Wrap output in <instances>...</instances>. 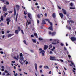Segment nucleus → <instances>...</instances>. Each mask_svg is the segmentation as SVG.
Wrapping results in <instances>:
<instances>
[{
    "label": "nucleus",
    "instance_id": "nucleus-10",
    "mask_svg": "<svg viewBox=\"0 0 76 76\" xmlns=\"http://www.w3.org/2000/svg\"><path fill=\"white\" fill-rule=\"evenodd\" d=\"M19 58L20 60L21 61H23L24 60V58L23 56H20Z\"/></svg>",
    "mask_w": 76,
    "mask_h": 76
},
{
    "label": "nucleus",
    "instance_id": "nucleus-46",
    "mask_svg": "<svg viewBox=\"0 0 76 76\" xmlns=\"http://www.w3.org/2000/svg\"><path fill=\"white\" fill-rule=\"evenodd\" d=\"M60 45H61V46H63V45H64L62 43H61Z\"/></svg>",
    "mask_w": 76,
    "mask_h": 76
},
{
    "label": "nucleus",
    "instance_id": "nucleus-64",
    "mask_svg": "<svg viewBox=\"0 0 76 76\" xmlns=\"http://www.w3.org/2000/svg\"><path fill=\"white\" fill-rule=\"evenodd\" d=\"M73 69L74 70H76V68H73Z\"/></svg>",
    "mask_w": 76,
    "mask_h": 76
},
{
    "label": "nucleus",
    "instance_id": "nucleus-62",
    "mask_svg": "<svg viewBox=\"0 0 76 76\" xmlns=\"http://www.w3.org/2000/svg\"><path fill=\"white\" fill-rule=\"evenodd\" d=\"M4 69H1V71H2V72H3V71H4Z\"/></svg>",
    "mask_w": 76,
    "mask_h": 76
},
{
    "label": "nucleus",
    "instance_id": "nucleus-61",
    "mask_svg": "<svg viewBox=\"0 0 76 76\" xmlns=\"http://www.w3.org/2000/svg\"><path fill=\"white\" fill-rule=\"evenodd\" d=\"M0 53H1V54H3V51H1L0 52Z\"/></svg>",
    "mask_w": 76,
    "mask_h": 76
},
{
    "label": "nucleus",
    "instance_id": "nucleus-12",
    "mask_svg": "<svg viewBox=\"0 0 76 76\" xmlns=\"http://www.w3.org/2000/svg\"><path fill=\"white\" fill-rule=\"evenodd\" d=\"M49 29L51 30V31H53V27L52 26H50L48 28Z\"/></svg>",
    "mask_w": 76,
    "mask_h": 76
},
{
    "label": "nucleus",
    "instance_id": "nucleus-41",
    "mask_svg": "<svg viewBox=\"0 0 76 76\" xmlns=\"http://www.w3.org/2000/svg\"><path fill=\"white\" fill-rule=\"evenodd\" d=\"M67 22H68V23H69V24H70V22H70V21H69V20H68Z\"/></svg>",
    "mask_w": 76,
    "mask_h": 76
},
{
    "label": "nucleus",
    "instance_id": "nucleus-34",
    "mask_svg": "<svg viewBox=\"0 0 76 76\" xmlns=\"http://www.w3.org/2000/svg\"><path fill=\"white\" fill-rule=\"evenodd\" d=\"M27 22L28 25H30L31 24V22H29L28 20H27Z\"/></svg>",
    "mask_w": 76,
    "mask_h": 76
},
{
    "label": "nucleus",
    "instance_id": "nucleus-27",
    "mask_svg": "<svg viewBox=\"0 0 76 76\" xmlns=\"http://www.w3.org/2000/svg\"><path fill=\"white\" fill-rule=\"evenodd\" d=\"M1 20L2 21H3V16H1Z\"/></svg>",
    "mask_w": 76,
    "mask_h": 76
},
{
    "label": "nucleus",
    "instance_id": "nucleus-43",
    "mask_svg": "<svg viewBox=\"0 0 76 76\" xmlns=\"http://www.w3.org/2000/svg\"><path fill=\"white\" fill-rule=\"evenodd\" d=\"M8 12L9 13H13V12L12 11L9 12Z\"/></svg>",
    "mask_w": 76,
    "mask_h": 76
},
{
    "label": "nucleus",
    "instance_id": "nucleus-11",
    "mask_svg": "<svg viewBox=\"0 0 76 76\" xmlns=\"http://www.w3.org/2000/svg\"><path fill=\"white\" fill-rule=\"evenodd\" d=\"M52 17L54 19H56V14L55 13L52 14Z\"/></svg>",
    "mask_w": 76,
    "mask_h": 76
},
{
    "label": "nucleus",
    "instance_id": "nucleus-56",
    "mask_svg": "<svg viewBox=\"0 0 76 76\" xmlns=\"http://www.w3.org/2000/svg\"><path fill=\"white\" fill-rule=\"evenodd\" d=\"M64 68L65 70H67V69H66V68L64 66Z\"/></svg>",
    "mask_w": 76,
    "mask_h": 76
},
{
    "label": "nucleus",
    "instance_id": "nucleus-9",
    "mask_svg": "<svg viewBox=\"0 0 76 76\" xmlns=\"http://www.w3.org/2000/svg\"><path fill=\"white\" fill-rule=\"evenodd\" d=\"M28 16L30 18V19H32V15H31V14L30 13H28Z\"/></svg>",
    "mask_w": 76,
    "mask_h": 76
},
{
    "label": "nucleus",
    "instance_id": "nucleus-22",
    "mask_svg": "<svg viewBox=\"0 0 76 76\" xmlns=\"http://www.w3.org/2000/svg\"><path fill=\"white\" fill-rule=\"evenodd\" d=\"M12 35H13V34H8L7 36L8 38H9V37H11V36H12Z\"/></svg>",
    "mask_w": 76,
    "mask_h": 76
},
{
    "label": "nucleus",
    "instance_id": "nucleus-25",
    "mask_svg": "<svg viewBox=\"0 0 76 76\" xmlns=\"http://www.w3.org/2000/svg\"><path fill=\"white\" fill-rule=\"evenodd\" d=\"M48 23H50V25H51V26H53V23H52V22H50V21L48 22Z\"/></svg>",
    "mask_w": 76,
    "mask_h": 76
},
{
    "label": "nucleus",
    "instance_id": "nucleus-32",
    "mask_svg": "<svg viewBox=\"0 0 76 76\" xmlns=\"http://www.w3.org/2000/svg\"><path fill=\"white\" fill-rule=\"evenodd\" d=\"M19 62L21 63L22 64V65H23V62H22V61H19Z\"/></svg>",
    "mask_w": 76,
    "mask_h": 76
},
{
    "label": "nucleus",
    "instance_id": "nucleus-17",
    "mask_svg": "<svg viewBox=\"0 0 76 76\" xmlns=\"http://www.w3.org/2000/svg\"><path fill=\"white\" fill-rule=\"evenodd\" d=\"M15 33L16 34H18L19 33V31H18V30H16L15 31Z\"/></svg>",
    "mask_w": 76,
    "mask_h": 76
},
{
    "label": "nucleus",
    "instance_id": "nucleus-45",
    "mask_svg": "<svg viewBox=\"0 0 76 76\" xmlns=\"http://www.w3.org/2000/svg\"><path fill=\"white\" fill-rule=\"evenodd\" d=\"M60 61H61V62H63V60L62 59H60Z\"/></svg>",
    "mask_w": 76,
    "mask_h": 76
},
{
    "label": "nucleus",
    "instance_id": "nucleus-19",
    "mask_svg": "<svg viewBox=\"0 0 76 76\" xmlns=\"http://www.w3.org/2000/svg\"><path fill=\"white\" fill-rule=\"evenodd\" d=\"M18 14L17 13L16 16L15 18V22H17V19H18Z\"/></svg>",
    "mask_w": 76,
    "mask_h": 76
},
{
    "label": "nucleus",
    "instance_id": "nucleus-44",
    "mask_svg": "<svg viewBox=\"0 0 76 76\" xmlns=\"http://www.w3.org/2000/svg\"><path fill=\"white\" fill-rule=\"evenodd\" d=\"M10 75V73H8L7 74V75H6V76H9V75Z\"/></svg>",
    "mask_w": 76,
    "mask_h": 76
},
{
    "label": "nucleus",
    "instance_id": "nucleus-24",
    "mask_svg": "<svg viewBox=\"0 0 76 76\" xmlns=\"http://www.w3.org/2000/svg\"><path fill=\"white\" fill-rule=\"evenodd\" d=\"M44 68H45V69H49V67H48V66H44Z\"/></svg>",
    "mask_w": 76,
    "mask_h": 76
},
{
    "label": "nucleus",
    "instance_id": "nucleus-5",
    "mask_svg": "<svg viewBox=\"0 0 76 76\" xmlns=\"http://www.w3.org/2000/svg\"><path fill=\"white\" fill-rule=\"evenodd\" d=\"M6 20V21H8L7 22V25H9L10 24V22L11 21V20L9 18H7Z\"/></svg>",
    "mask_w": 76,
    "mask_h": 76
},
{
    "label": "nucleus",
    "instance_id": "nucleus-20",
    "mask_svg": "<svg viewBox=\"0 0 76 76\" xmlns=\"http://www.w3.org/2000/svg\"><path fill=\"white\" fill-rule=\"evenodd\" d=\"M34 36H35V37H36L37 38H38V36L37 35V33H34Z\"/></svg>",
    "mask_w": 76,
    "mask_h": 76
},
{
    "label": "nucleus",
    "instance_id": "nucleus-38",
    "mask_svg": "<svg viewBox=\"0 0 76 76\" xmlns=\"http://www.w3.org/2000/svg\"><path fill=\"white\" fill-rule=\"evenodd\" d=\"M24 15H26V14H27V13H26V12L25 11H24Z\"/></svg>",
    "mask_w": 76,
    "mask_h": 76
},
{
    "label": "nucleus",
    "instance_id": "nucleus-30",
    "mask_svg": "<svg viewBox=\"0 0 76 76\" xmlns=\"http://www.w3.org/2000/svg\"><path fill=\"white\" fill-rule=\"evenodd\" d=\"M22 56H23L22 53H20V57H22Z\"/></svg>",
    "mask_w": 76,
    "mask_h": 76
},
{
    "label": "nucleus",
    "instance_id": "nucleus-2",
    "mask_svg": "<svg viewBox=\"0 0 76 76\" xmlns=\"http://www.w3.org/2000/svg\"><path fill=\"white\" fill-rule=\"evenodd\" d=\"M50 60H56V57L54 56H50Z\"/></svg>",
    "mask_w": 76,
    "mask_h": 76
},
{
    "label": "nucleus",
    "instance_id": "nucleus-8",
    "mask_svg": "<svg viewBox=\"0 0 76 76\" xmlns=\"http://www.w3.org/2000/svg\"><path fill=\"white\" fill-rule=\"evenodd\" d=\"M44 53H45L44 50H42L40 52V54H42V56H44Z\"/></svg>",
    "mask_w": 76,
    "mask_h": 76
},
{
    "label": "nucleus",
    "instance_id": "nucleus-51",
    "mask_svg": "<svg viewBox=\"0 0 76 76\" xmlns=\"http://www.w3.org/2000/svg\"><path fill=\"white\" fill-rule=\"evenodd\" d=\"M68 57H69V58H70V57H71V56H70V55H68Z\"/></svg>",
    "mask_w": 76,
    "mask_h": 76
},
{
    "label": "nucleus",
    "instance_id": "nucleus-48",
    "mask_svg": "<svg viewBox=\"0 0 76 76\" xmlns=\"http://www.w3.org/2000/svg\"><path fill=\"white\" fill-rule=\"evenodd\" d=\"M70 9H75V8H73V7H70Z\"/></svg>",
    "mask_w": 76,
    "mask_h": 76
},
{
    "label": "nucleus",
    "instance_id": "nucleus-40",
    "mask_svg": "<svg viewBox=\"0 0 76 76\" xmlns=\"http://www.w3.org/2000/svg\"><path fill=\"white\" fill-rule=\"evenodd\" d=\"M68 29H69V30H71V27L70 26V27H68Z\"/></svg>",
    "mask_w": 76,
    "mask_h": 76
},
{
    "label": "nucleus",
    "instance_id": "nucleus-52",
    "mask_svg": "<svg viewBox=\"0 0 76 76\" xmlns=\"http://www.w3.org/2000/svg\"><path fill=\"white\" fill-rule=\"evenodd\" d=\"M18 70L19 71V72H21V71H22V69H19Z\"/></svg>",
    "mask_w": 76,
    "mask_h": 76
},
{
    "label": "nucleus",
    "instance_id": "nucleus-37",
    "mask_svg": "<svg viewBox=\"0 0 76 76\" xmlns=\"http://www.w3.org/2000/svg\"><path fill=\"white\" fill-rule=\"evenodd\" d=\"M37 17L38 18H40V15L39 14H38L37 15Z\"/></svg>",
    "mask_w": 76,
    "mask_h": 76
},
{
    "label": "nucleus",
    "instance_id": "nucleus-60",
    "mask_svg": "<svg viewBox=\"0 0 76 76\" xmlns=\"http://www.w3.org/2000/svg\"><path fill=\"white\" fill-rule=\"evenodd\" d=\"M28 62L27 61H26V65H27V64H28Z\"/></svg>",
    "mask_w": 76,
    "mask_h": 76
},
{
    "label": "nucleus",
    "instance_id": "nucleus-3",
    "mask_svg": "<svg viewBox=\"0 0 76 76\" xmlns=\"http://www.w3.org/2000/svg\"><path fill=\"white\" fill-rule=\"evenodd\" d=\"M71 39L72 41H76V38L75 37H71Z\"/></svg>",
    "mask_w": 76,
    "mask_h": 76
},
{
    "label": "nucleus",
    "instance_id": "nucleus-36",
    "mask_svg": "<svg viewBox=\"0 0 76 76\" xmlns=\"http://www.w3.org/2000/svg\"><path fill=\"white\" fill-rule=\"evenodd\" d=\"M18 29L19 30V31H20V30H21V28H20V27H18Z\"/></svg>",
    "mask_w": 76,
    "mask_h": 76
},
{
    "label": "nucleus",
    "instance_id": "nucleus-47",
    "mask_svg": "<svg viewBox=\"0 0 76 76\" xmlns=\"http://www.w3.org/2000/svg\"><path fill=\"white\" fill-rule=\"evenodd\" d=\"M4 72L6 73H8V71H7L6 70H5Z\"/></svg>",
    "mask_w": 76,
    "mask_h": 76
},
{
    "label": "nucleus",
    "instance_id": "nucleus-15",
    "mask_svg": "<svg viewBox=\"0 0 76 76\" xmlns=\"http://www.w3.org/2000/svg\"><path fill=\"white\" fill-rule=\"evenodd\" d=\"M16 7L17 8V10H19V6L18 5L16 6Z\"/></svg>",
    "mask_w": 76,
    "mask_h": 76
},
{
    "label": "nucleus",
    "instance_id": "nucleus-55",
    "mask_svg": "<svg viewBox=\"0 0 76 76\" xmlns=\"http://www.w3.org/2000/svg\"><path fill=\"white\" fill-rule=\"evenodd\" d=\"M17 75H18V74L16 73L15 74H14V76H17Z\"/></svg>",
    "mask_w": 76,
    "mask_h": 76
},
{
    "label": "nucleus",
    "instance_id": "nucleus-21",
    "mask_svg": "<svg viewBox=\"0 0 76 76\" xmlns=\"http://www.w3.org/2000/svg\"><path fill=\"white\" fill-rule=\"evenodd\" d=\"M47 45H44V50H46L47 49Z\"/></svg>",
    "mask_w": 76,
    "mask_h": 76
},
{
    "label": "nucleus",
    "instance_id": "nucleus-6",
    "mask_svg": "<svg viewBox=\"0 0 76 76\" xmlns=\"http://www.w3.org/2000/svg\"><path fill=\"white\" fill-rule=\"evenodd\" d=\"M62 10L63 13L64 15H66V10H65L64 9H62Z\"/></svg>",
    "mask_w": 76,
    "mask_h": 76
},
{
    "label": "nucleus",
    "instance_id": "nucleus-29",
    "mask_svg": "<svg viewBox=\"0 0 76 76\" xmlns=\"http://www.w3.org/2000/svg\"><path fill=\"white\" fill-rule=\"evenodd\" d=\"M32 41L34 43H36V39H32Z\"/></svg>",
    "mask_w": 76,
    "mask_h": 76
},
{
    "label": "nucleus",
    "instance_id": "nucleus-39",
    "mask_svg": "<svg viewBox=\"0 0 76 76\" xmlns=\"http://www.w3.org/2000/svg\"><path fill=\"white\" fill-rule=\"evenodd\" d=\"M70 22H71V23H75L74 22V21H72V20H70Z\"/></svg>",
    "mask_w": 76,
    "mask_h": 76
},
{
    "label": "nucleus",
    "instance_id": "nucleus-57",
    "mask_svg": "<svg viewBox=\"0 0 76 76\" xmlns=\"http://www.w3.org/2000/svg\"><path fill=\"white\" fill-rule=\"evenodd\" d=\"M19 55H17V58H19Z\"/></svg>",
    "mask_w": 76,
    "mask_h": 76
},
{
    "label": "nucleus",
    "instance_id": "nucleus-28",
    "mask_svg": "<svg viewBox=\"0 0 76 76\" xmlns=\"http://www.w3.org/2000/svg\"><path fill=\"white\" fill-rule=\"evenodd\" d=\"M45 20H46V21H48V22L50 21V20L48 19H45Z\"/></svg>",
    "mask_w": 76,
    "mask_h": 76
},
{
    "label": "nucleus",
    "instance_id": "nucleus-50",
    "mask_svg": "<svg viewBox=\"0 0 76 76\" xmlns=\"http://www.w3.org/2000/svg\"><path fill=\"white\" fill-rule=\"evenodd\" d=\"M6 4H7L8 5L9 4V3L7 2Z\"/></svg>",
    "mask_w": 76,
    "mask_h": 76
},
{
    "label": "nucleus",
    "instance_id": "nucleus-31",
    "mask_svg": "<svg viewBox=\"0 0 76 76\" xmlns=\"http://www.w3.org/2000/svg\"><path fill=\"white\" fill-rule=\"evenodd\" d=\"M21 33L23 35V34H24V33L23 32V30H21Z\"/></svg>",
    "mask_w": 76,
    "mask_h": 76
},
{
    "label": "nucleus",
    "instance_id": "nucleus-26",
    "mask_svg": "<svg viewBox=\"0 0 76 76\" xmlns=\"http://www.w3.org/2000/svg\"><path fill=\"white\" fill-rule=\"evenodd\" d=\"M56 49V48L55 47H53L52 49H51V51H54V50H55Z\"/></svg>",
    "mask_w": 76,
    "mask_h": 76
},
{
    "label": "nucleus",
    "instance_id": "nucleus-53",
    "mask_svg": "<svg viewBox=\"0 0 76 76\" xmlns=\"http://www.w3.org/2000/svg\"><path fill=\"white\" fill-rule=\"evenodd\" d=\"M37 23L38 24H39V20H37Z\"/></svg>",
    "mask_w": 76,
    "mask_h": 76
},
{
    "label": "nucleus",
    "instance_id": "nucleus-63",
    "mask_svg": "<svg viewBox=\"0 0 76 76\" xmlns=\"http://www.w3.org/2000/svg\"><path fill=\"white\" fill-rule=\"evenodd\" d=\"M52 53H53V52H52V51H50V54H52Z\"/></svg>",
    "mask_w": 76,
    "mask_h": 76
},
{
    "label": "nucleus",
    "instance_id": "nucleus-23",
    "mask_svg": "<svg viewBox=\"0 0 76 76\" xmlns=\"http://www.w3.org/2000/svg\"><path fill=\"white\" fill-rule=\"evenodd\" d=\"M38 39H39V41H41L42 40H43V39H42L41 37H40V38L39 37L38 38Z\"/></svg>",
    "mask_w": 76,
    "mask_h": 76
},
{
    "label": "nucleus",
    "instance_id": "nucleus-35",
    "mask_svg": "<svg viewBox=\"0 0 76 76\" xmlns=\"http://www.w3.org/2000/svg\"><path fill=\"white\" fill-rule=\"evenodd\" d=\"M14 59H15V60H18V59L16 58V57L15 56L14 57Z\"/></svg>",
    "mask_w": 76,
    "mask_h": 76
},
{
    "label": "nucleus",
    "instance_id": "nucleus-16",
    "mask_svg": "<svg viewBox=\"0 0 76 76\" xmlns=\"http://www.w3.org/2000/svg\"><path fill=\"white\" fill-rule=\"evenodd\" d=\"M42 24H43V25L46 24V23L45 22V21L44 20L42 21Z\"/></svg>",
    "mask_w": 76,
    "mask_h": 76
},
{
    "label": "nucleus",
    "instance_id": "nucleus-4",
    "mask_svg": "<svg viewBox=\"0 0 76 76\" xmlns=\"http://www.w3.org/2000/svg\"><path fill=\"white\" fill-rule=\"evenodd\" d=\"M3 9V12H6L7 11V8H6V5H4L3 7L2 8Z\"/></svg>",
    "mask_w": 76,
    "mask_h": 76
},
{
    "label": "nucleus",
    "instance_id": "nucleus-7",
    "mask_svg": "<svg viewBox=\"0 0 76 76\" xmlns=\"http://www.w3.org/2000/svg\"><path fill=\"white\" fill-rule=\"evenodd\" d=\"M34 66L35 70L37 72H38V70H37V64L35 63L34 64Z\"/></svg>",
    "mask_w": 76,
    "mask_h": 76
},
{
    "label": "nucleus",
    "instance_id": "nucleus-1",
    "mask_svg": "<svg viewBox=\"0 0 76 76\" xmlns=\"http://www.w3.org/2000/svg\"><path fill=\"white\" fill-rule=\"evenodd\" d=\"M56 32H53L51 33V31H49V35H51L52 36H54L55 35H56Z\"/></svg>",
    "mask_w": 76,
    "mask_h": 76
},
{
    "label": "nucleus",
    "instance_id": "nucleus-49",
    "mask_svg": "<svg viewBox=\"0 0 76 76\" xmlns=\"http://www.w3.org/2000/svg\"><path fill=\"white\" fill-rule=\"evenodd\" d=\"M58 9H61V8L60 7H59V6L58 5Z\"/></svg>",
    "mask_w": 76,
    "mask_h": 76
},
{
    "label": "nucleus",
    "instance_id": "nucleus-13",
    "mask_svg": "<svg viewBox=\"0 0 76 76\" xmlns=\"http://www.w3.org/2000/svg\"><path fill=\"white\" fill-rule=\"evenodd\" d=\"M59 15L61 17V18H63V14L62 13H60Z\"/></svg>",
    "mask_w": 76,
    "mask_h": 76
},
{
    "label": "nucleus",
    "instance_id": "nucleus-59",
    "mask_svg": "<svg viewBox=\"0 0 76 76\" xmlns=\"http://www.w3.org/2000/svg\"><path fill=\"white\" fill-rule=\"evenodd\" d=\"M11 62L12 63H15V61H12Z\"/></svg>",
    "mask_w": 76,
    "mask_h": 76
},
{
    "label": "nucleus",
    "instance_id": "nucleus-54",
    "mask_svg": "<svg viewBox=\"0 0 76 76\" xmlns=\"http://www.w3.org/2000/svg\"><path fill=\"white\" fill-rule=\"evenodd\" d=\"M52 44H57V43L52 42Z\"/></svg>",
    "mask_w": 76,
    "mask_h": 76
},
{
    "label": "nucleus",
    "instance_id": "nucleus-18",
    "mask_svg": "<svg viewBox=\"0 0 76 76\" xmlns=\"http://www.w3.org/2000/svg\"><path fill=\"white\" fill-rule=\"evenodd\" d=\"M53 47V45L52 44H51L50 45H49V49H50V48H51Z\"/></svg>",
    "mask_w": 76,
    "mask_h": 76
},
{
    "label": "nucleus",
    "instance_id": "nucleus-14",
    "mask_svg": "<svg viewBox=\"0 0 76 76\" xmlns=\"http://www.w3.org/2000/svg\"><path fill=\"white\" fill-rule=\"evenodd\" d=\"M14 16H16V9H15V7H14Z\"/></svg>",
    "mask_w": 76,
    "mask_h": 76
},
{
    "label": "nucleus",
    "instance_id": "nucleus-33",
    "mask_svg": "<svg viewBox=\"0 0 76 76\" xmlns=\"http://www.w3.org/2000/svg\"><path fill=\"white\" fill-rule=\"evenodd\" d=\"M23 42L25 44L27 45V44L26 43V41L25 40H24L23 41Z\"/></svg>",
    "mask_w": 76,
    "mask_h": 76
},
{
    "label": "nucleus",
    "instance_id": "nucleus-58",
    "mask_svg": "<svg viewBox=\"0 0 76 76\" xmlns=\"http://www.w3.org/2000/svg\"><path fill=\"white\" fill-rule=\"evenodd\" d=\"M35 4L36 6H37V5H38V3L37 2H36V3Z\"/></svg>",
    "mask_w": 76,
    "mask_h": 76
},
{
    "label": "nucleus",
    "instance_id": "nucleus-42",
    "mask_svg": "<svg viewBox=\"0 0 76 76\" xmlns=\"http://www.w3.org/2000/svg\"><path fill=\"white\" fill-rule=\"evenodd\" d=\"M73 3H70V6H73Z\"/></svg>",
    "mask_w": 76,
    "mask_h": 76
}]
</instances>
